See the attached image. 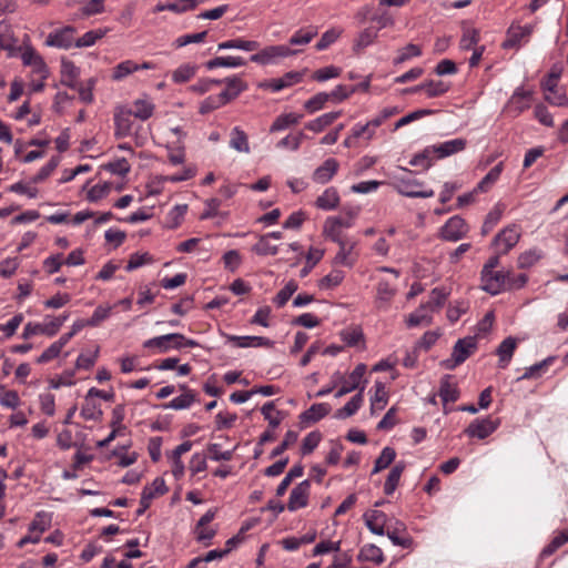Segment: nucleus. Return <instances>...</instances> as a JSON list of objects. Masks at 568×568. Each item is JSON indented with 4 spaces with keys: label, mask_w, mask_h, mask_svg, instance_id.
Masks as SVG:
<instances>
[{
    "label": "nucleus",
    "mask_w": 568,
    "mask_h": 568,
    "mask_svg": "<svg viewBox=\"0 0 568 568\" xmlns=\"http://www.w3.org/2000/svg\"><path fill=\"white\" fill-rule=\"evenodd\" d=\"M477 348V341L474 336H467L458 339L452 352V357L443 361L440 364L446 369H454L463 364Z\"/></svg>",
    "instance_id": "f257e3e1"
},
{
    "label": "nucleus",
    "mask_w": 568,
    "mask_h": 568,
    "mask_svg": "<svg viewBox=\"0 0 568 568\" xmlns=\"http://www.w3.org/2000/svg\"><path fill=\"white\" fill-rule=\"evenodd\" d=\"M297 53L298 50L290 49L288 47L283 44L268 45L258 51L257 53L252 54L250 57V60L261 65H267L276 63L280 59L295 55Z\"/></svg>",
    "instance_id": "f03ea898"
},
{
    "label": "nucleus",
    "mask_w": 568,
    "mask_h": 568,
    "mask_svg": "<svg viewBox=\"0 0 568 568\" xmlns=\"http://www.w3.org/2000/svg\"><path fill=\"white\" fill-rule=\"evenodd\" d=\"M68 315H61L52 318L50 322L45 323H32L29 322L23 328V338H29L33 335L43 334L47 336H54L67 321Z\"/></svg>",
    "instance_id": "7ed1b4c3"
},
{
    "label": "nucleus",
    "mask_w": 568,
    "mask_h": 568,
    "mask_svg": "<svg viewBox=\"0 0 568 568\" xmlns=\"http://www.w3.org/2000/svg\"><path fill=\"white\" fill-rule=\"evenodd\" d=\"M520 231L518 225L511 224L503 229L494 239L493 245L498 254H507L519 241Z\"/></svg>",
    "instance_id": "20e7f679"
},
{
    "label": "nucleus",
    "mask_w": 568,
    "mask_h": 568,
    "mask_svg": "<svg viewBox=\"0 0 568 568\" xmlns=\"http://www.w3.org/2000/svg\"><path fill=\"white\" fill-rule=\"evenodd\" d=\"M77 32V29L72 26H65L61 29H57L52 32H50L45 39V45L48 47H54L59 49H70L72 45H74V34Z\"/></svg>",
    "instance_id": "39448f33"
},
{
    "label": "nucleus",
    "mask_w": 568,
    "mask_h": 568,
    "mask_svg": "<svg viewBox=\"0 0 568 568\" xmlns=\"http://www.w3.org/2000/svg\"><path fill=\"white\" fill-rule=\"evenodd\" d=\"M184 339V335L180 333H171L162 336L150 338L143 343L144 348H158L160 354L170 349H180V342Z\"/></svg>",
    "instance_id": "423d86ee"
},
{
    "label": "nucleus",
    "mask_w": 568,
    "mask_h": 568,
    "mask_svg": "<svg viewBox=\"0 0 568 568\" xmlns=\"http://www.w3.org/2000/svg\"><path fill=\"white\" fill-rule=\"evenodd\" d=\"M114 135L118 139L129 136L134 130L136 131L138 129L135 128L132 110L123 108L118 109L114 113Z\"/></svg>",
    "instance_id": "0eeeda50"
},
{
    "label": "nucleus",
    "mask_w": 568,
    "mask_h": 568,
    "mask_svg": "<svg viewBox=\"0 0 568 568\" xmlns=\"http://www.w3.org/2000/svg\"><path fill=\"white\" fill-rule=\"evenodd\" d=\"M168 491L165 481L156 477L150 486H145L141 494L140 508L138 509V516H141L151 505V501L156 496H162Z\"/></svg>",
    "instance_id": "6e6552de"
},
{
    "label": "nucleus",
    "mask_w": 568,
    "mask_h": 568,
    "mask_svg": "<svg viewBox=\"0 0 568 568\" xmlns=\"http://www.w3.org/2000/svg\"><path fill=\"white\" fill-rule=\"evenodd\" d=\"M481 288L491 295L507 291V272L493 271L489 274H481Z\"/></svg>",
    "instance_id": "1a4fd4ad"
},
{
    "label": "nucleus",
    "mask_w": 568,
    "mask_h": 568,
    "mask_svg": "<svg viewBox=\"0 0 568 568\" xmlns=\"http://www.w3.org/2000/svg\"><path fill=\"white\" fill-rule=\"evenodd\" d=\"M395 186L397 191L408 197H432L434 195L433 190H420L422 183L415 179L396 178Z\"/></svg>",
    "instance_id": "9d476101"
},
{
    "label": "nucleus",
    "mask_w": 568,
    "mask_h": 568,
    "mask_svg": "<svg viewBox=\"0 0 568 568\" xmlns=\"http://www.w3.org/2000/svg\"><path fill=\"white\" fill-rule=\"evenodd\" d=\"M498 425V419H491L489 417L484 419H475L465 429V434H467L469 437L485 439L497 429Z\"/></svg>",
    "instance_id": "9b49d317"
},
{
    "label": "nucleus",
    "mask_w": 568,
    "mask_h": 568,
    "mask_svg": "<svg viewBox=\"0 0 568 568\" xmlns=\"http://www.w3.org/2000/svg\"><path fill=\"white\" fill-rule=\"evenodd\" d=\"M468 229L460 216L450 217L440 229V236L446 241L456 242L466 235Z\"/></svg>",
    "instance_id": "f8f14e48"
},
{
    "label": "nucleus",
    "mask_w": 568,
    "mask_h": 568,
    "mask_svg": "<svg viewBox=\"0 0 568 568\" xmlns=\"http://www.w3.org/2000/svg\"><path fill=\"white\" fill-rule=\"evenodd\" d=\"M310 496V480H303L298 485H296L288 498L287 509L290 511H295L300 508H304L307 506Z\"/></svg>",
    "instance_id": "ddd939ff"
},
{
    "label": "nucleus",
    "mask_w": 568,
    "mask_h": 568,
    "mask_svg": "<svg viewBox=\"0 0 568 568\" xmlns=\"http://www.w3.org/2000/svg\"><path fill=\"white\" fill-rule=\"evenodd\" d=\"M336 244H338L339 250L333 260V264L352 267L356 262V255L353 253V251L357 242L349 241L344 237L339 240V242H336Z\"/></svg>",
    "instance_id": "4468645a"
},
{
    "label": "nucleus",
    "mask_w": 568,
    "mask_h": 568,
    "mask_svg": "<svg viewBox=\"0 0 568 568\" xmlns=\"http://www.w3.org/2000/svg\"><path fill=\"white\" fill-rule=\"evenodd\" d=\"M534 30L532 24L519 26L513 23L506 34V40L503 43L504 49L518 48L523 39L528 38Z\"/></svg>",
    "instance_id": "2eb2a0df"
},
{
    "label": "nucleus",
    "mask_w": 568,
    "mask_h": 568,
    "mask_svg": "<svg viewBox=\"0 0 568 568\" xmlns=\"http://www.w3.org/2000/svg\"><path fill=\"white\" fill-rule=\"evenodd\" d=\"M21 59H22L23 64L31 67L32 71L36 74H38L40 77V79L44 80L48 77L49 71H48L47 64L44 63L41 55H39L33 48H31V47L27 48L22 52Z\"/></svg>",
    "instance_id": "dca6fc26"
},
{
    "label": "nucleus",
    "mask_w": 568,
    "mask_h": 568,
    "mask_svg": "<svg viewBox=\"0 0 568 568\" xmlns=\"http://www.w3.org/2000/svg\"><path fill=\"white\" fill-rule=\"evenodd\" d=\"M222 83H225L226 88L219 95L225 104L236 99L247 89V84L239 77L225 78L222 80Z\"/></svg>",
    "instance_id": "f3484780"
},
{
    "label": "nucleus",
    "mask_w": 568,
    "mask_h": 568,
    "mask_svg": "<svg viewBox=\"0 0 568 568\" xmlns=\"http://www.w3.org/2000/svg\"><path fill=\"white\" fill-rule=\"evenodd\" d=\"M224 337L229 343L234 344L237 347H271L273 342L262 336H236L224 334Z\"/></svg>",
    "instance_id": "a211bd4d"
},
{
    "label": "nucleus",
    "mask_w": 568,
    "mask_h": 568,
    "mask_svg": "<svg viewBox=\"0 0 568 568\" xmlns=\"http://www.w3.org/2000/svg\"><path fill=\"white\" fill-rule=\"evenodd\" d=\"M364 520L367 528L375 535H385V527H387V516L381 510H369L364 514Z\"/></svg>",
    "instance_id": "6ab92c4d"
},
{
    "label": "nucleus",
    "mask_w": 568,
    "mask_h": 568,
    "mask_svg": "<svg viewBox=\"0 0 568 568\" xmlns=\"http://www.w3.org/2000/svg\"><path fill=\"white\" fill-rule=\"evenodd\" d=\"M366 372L365 364H358L349 374L348 378L344 381L342 387L335 393V397L339 398L354 389L359 387L363 376Z\"/></svg>",
    "instance_id": "aec40b11"
},
{
    "label": "nucleus",
    "mask_w": 568,
    "mask_h": 568,
    "mask_svg": "<svg viewBox=\"0 0 568 568\" xmlns=\"http://www.w3.org/2000/svg\"><path fill=\"white\" fill-rule=\"evenodd\" d=\"M337 170V160L329 158L325 160L324 163L314 171L313 180L316 183L325 184L332 180V178L336 174Z\"/></svg>",
    "instance_id": "412c9836"
},
{
    "label": "nucleus",
    "mask_w": 568,
    "mask_h": 568,
    "mask_svg": "<svg viewBox=\"0 0 568 568\" xmlns=\"http://www.w3.org/2000/svg\"><path fill=\"white\" fill-rule=\"evenodd\" d=\"M466 144L465 139H454L439 145H432V149L434 150V156L436 155L438 159H443L463 151Z\"/></svg>",
    "instance_id": "4be33fe9"
},
{
    "label": "nucleus",
    "mask_w": 568,
    "mask_h": 568,
    "mask_svg": "<svg viewBox=\"0 0 568 568\" xmlns=\"http://www.w3.org/2000/svg\"><path fill=\"white\" fill-rule=\"evenodd\" d=\"M430 304H422L415 312L408 315L406 324L408 327L430 325L433 322Z\"/></svg>",
    "instance_id": "5701e85b"
},
{
    "label": "nucleus",
    "mask_w": 568,
    "mask_h": 568,
    "mask_svg": "<svg viewBox=\"0 0 568 568\" xmlns=\"http://www.w3.org/2000/svg\"><path fill=\"white\" fill-rule=\"evenodd\" d=\"M453 376L445 375L440 381L438 395L440 396L444 406L447 403H454L459 397V392L455 383L452 382Z\"/></svg>",
    "instance_id": "b1692460"
},
{
    "label": "nucleus",
    "mask_w": 568,
    "mask_h": 568,
    "mask_svg": "<svg viewBox=\"0 0 568 568\" xmlns=\"http://www.w3.org/2000/svg\"><path fill=\"white\" fill-rule=\"evenodd\" d=\"M302 73L300 72H287L280 79H272L268 82L262 84V87L271 89L274 92L281 91L284 88L291 87L298 83L302 80Z\"/></svg>",
    "instance_id": "393cba45"
},
{
    "label": "nucleus",
    "mask_w": 568,
    "mask_h": 568,
    "mask_svg": "<svg viewBox=\"0 0 568 568\" xmlns=\"http://www.w3.org/2000/svg\"><path fill=\"white\" fill-rule=\"evenodd\" d=\"M396 290L386 281H381L376 288V306L379 310H386L389 302L395 296Z\"/></svg>",
    "instance_id": "a878e982"
},
{
    "label": "nucleus",
    "mask_w": 568,
    "mask_h": 568,
    "mask_svg": "<svg viewBox=\"0 0 568 568\" xmlns=\"http://www.w3.org/2000/svg\"><path fill=\"white\" fill-rule=\"evenodd\" d=\"M180 388L184 390V393L173 398L171 402L164 404L163 407L165 409H186L195 402V394L193 390L189 389L185 385H182Z\"/></svg>",
    "instance_id": "bb28decb"
},
{
    "label": "nucleus",
    "mask_w": 568,
    "mask_h": 568,
    "mask_svg": "<svg viewBox=\"0 0 568 568\" xmlns=\"http://www.w3.org/2000/svg\"><path fill=\"white\" fill-rule=\"evenodd\" d=\"M364 387L359 388V392L354 395L344 407L337 409L335 412V418L344 419L353 416L362 406L364 396H363Z\"/></svg>",
    "instance_id": "cd10ccee"
},
{
    "label": "nucleus",
    "mask_w": 568,
    "mask_h": 568,
    "mask_svg": "<svg viewBox=\"0 0 568 568\" xmlns=\"http://www.w3.org/2000/svg\"><path fill=\"white\" fill-rule=\"evenodd\" d=\"M331 412V407L327 404L320 403L313 404L307 410L300 415L302 423H316Z\"/></svg>",
    "instance_id": "c85d7f7f"
},
{
    "label": "nucleus",
    "mask_w": 568,
    "mask_h": 568,
    "mask_svg": "<svg viewBox=\"0 0 568 568\" xmlns=\"http://www.w3.org/2000/svg\"><path fill=\"white\" fill-rule=\"evenodd\" d=\"M246 64V61L242 57H216L204 63L207 70L216 68H239Z\"/></svg>",
    "instance_id": "c756f323"
},
{
    "label": "nucleus",
    "mask_w": 568,
    "mask_h": 568,
    "mask_svg": "<svg viewBox=\"0 0 568 568\" xmlns=\"http://www.w3.org/2000/svg\"><path fill=\"white\" fill-rule=\"evenodd\" d=\"M517 341L514 337L505 338L497 348V355L499 356L498 366L505 368L510 362L513 354L516 349Z\"/></svg>",
    "instance_id": "7c9ffc66"
},
{
    "label": "nucleus",
    "mask_w": 568,
    "mask_h": 568,
    "mask_svg": "<svg viewBox=\"0 0 568 568\" xmlns=\"http://www.w3.org/2000/svg\"><path fill=\"white\" fill-rule=\"evenodd\" d=\"M448 87L443 81H428L409 89V92L416 93L424 91L428 98H435L444 94Z\"/></svg>",
    "instance_id": "2f4dec72"
},
{
    "label": "nucleus",
    "mask_w": 568,
    "mask_h": 568,
    "mask_svg": "<svg viewBox=\"0 0 568 568\" xmlns=\"http://www.w3.org/2000/svg\"><path fill=\"white\" fill-rule=\"evenodd\" d=\"M339 204V195L336 189L328 187L326 189L323 194H321L315 202V205L325 211L334 210Z\"/></svg>",
    "instance_id": "473e14b6"
},
{
    "label": "nucleus",
    "mask_w": 568,
    "mask_h": 568,
    "mask_svg": "<svg viewBox=\"0 0 568 568\" xmlns=\"http://www.w3.org/2000/svg\"><path fill=\"white\" fill-rule=\"evenodd\" d=\"M260 48V43L253 40H245L242 38L227 40L224 42H220L217 44V50H230V49H239L243 51H255Z\"/></svg>",
    "instance_id": "72a5a7b5"
},
{
    "label": "nucleus",
    "mask_w": 568,
    "mask_h": 568,
    "mask_svg": "<svg viewBox=\"0 0 568 568\" xmlns=\"http://www.w3.org/2000/svg\"><path fill=\"white\" fill-rule=\"evenodd\" d=\"M341 115H342L341 111L325 113V114L316 118L315 120H312L308 123H306L305 128L315 133L322 132L325 128L331 125Z\"/></svg>",
    "instance_id": "f704fd0d"
},
{
    "label": "nucleus",
    "mask_w": 568,
    "mask_h": 568,
    "mask_svg": "<svg viewBox=\"0 0 568 568\" xmlns=\"http://www.w3.org/2000/svg\"><path fill=\"white\" fill-rule=\"evenodd\" d=\"M406 465L404 462H398L389 471L386 481L384 484V493L386 495H392L398 486L399 479L402 477L403 471L405 470Z\"/></svg>",
    "instance_id": "c9c22d12"
},
{
    "label": "nucleus",
    "mask_w": 568,
    "mask_h": 568,
    "mask_svg": "<svg viewBox=\"0 0 568 568\" xmlns=\"http://www.w3.org/2000/svg\"><path fill=\"white\" fill-rule=\"evenodd\" d=\"M230 146L237 152H250L247 134L239 126L233 128L231 131Z\"/></svg>",
    "instance_id": "e433bc0d"
},
{
    "label": "nucleus",
    "mask_w": 568,
    "mask_h": 568,
    "mask_svg": "<svg viewBox=\"0 0 568 568\" xmlns=\"http://www.w3.org/2000/svg\"><path fill=\"white\" fill-rule=\"evenodd\" d=\"M302 119L301 114L296 113H286L278 115L270 128V132H278L283 131L291 125L297 124Z\"/></svg>",
    "instance_id": "4c0bfd02"
},
{
    "label": "nucleus",
    "mask_w": 568,
    "mask_h": 568,
    "mask_svg": "<svg viewBox=\"0 0 568 568\" xmlns=\"http://www.w3.org/2000/svg\"><path fill=\"white\" fill-rule=\"evenodd\" d=\"M154 104L150 100L139 99L133 103L132 115L141 121H145L153 115Z\"/></svg>",
    "instance_id": "58836bf2"
},
{
    "label": "nucleus",
    "mask_w": 568,
    "mask_h": 568,
    "mask_svg": "<svg viewBox=\"0 0 568 568\" xmlns=\"http://www.w3.org/2000/svg\"><path fill=\"white\" fill-rule=\"evenodd\" d=\"M378 36V31L373 28L364 29L354 41L353 50L355 53H359L363 49L372 44Z\"/></svg>",
    "instance_id": "ea45409f"
},
{
    "label": "nucleus",
    "mask_w": 568,
    "mask_h": 568,
    "mask_svg": "<svg viewBox=\"0 0 568 568\" xmlns=\"http://www.w3.org/2000/svg\"><path fill=\"white\" fill-rule=\"evenodd\" d=\"M403 530H405L404 525L399 521H396L395 527L392 528L390 526H387V530H385V534L394 545L407 548L410 546L412 539L409 537L399 535V531Z\"/></svg>",
    "instance_id": "a19ab883"
},
{
    "label": "nucleus",
    "mask_w": 568,
    "mask_h": 568,
    "mask_svg": "<svg viewBox=\"0 0 568 568\" xmlns=\"http://www.w3.org/2000/svg\"><path fill=\"white\" fill-rule=\"evenodd\" d=\"M529 92L518 90L511 95L508 102V109L514 110L516 114H519L520 112L529 108Z\"/></svg>",
    "instance_id": "79ce46f5"
},
{
    "label": "nucleus",
    "mask_w": 568,
    "mask_h": 568,
    "mask_svg": "<svg viewBox=\"0 0 568 568\" xmlns=\"http://www.w3.org/2000/svg\"><path fill=\"white\" fill-rule=\"evenodd\" d=\"M357 558L361 561H372L377 565H379L384 561V555H383L382 549L375 545L364 546L361 549Z\"/></svg>",
    "instance_id": "37998d69"
},
{
    "label": "nucleus",
    "mask_w": 568,
    "mask_h": 568,
    "mask_svg": "<svg viewBox=\"0 0 568 568\" xmlns=\"http://www.w3.org/2000/svg\"><path fill=\"white\" fill-rule=\"evenodd\" d=\"M556 359L555 356H549L544 361L531 365L530 367L525 369V373L517 378V381L538 378L541 376L544 371Z\"/></svg>",
    "instance_id": "c03bdc74"
},
{
    "label": "nucleus",
    "mask_w": 568,
    "mask_h": 568,
    "mask_svg": "<svg viewBox=\"0 0 568 568\" xmlns=\"http://www.w3.org/2000/svg\"><path fill=\"white\" fill-rule=\"evenodd\" d=\"M396 452L392 447H384L381 455L375 460V465L373 468V474H377L383 469L387 468L395 459Z\"/></svg>",
    "instance_id": "a18cd8bd"
},
{
    "label": "nucleus",
    "mask_w": 568,
    "mask_h": 568,
    "mask_svg": "<svg viewBox=\"0 0 568 568\" xmlns=\"http://www.w3.org/2000/svg\"><path fill=\"white\" fill-rule=\"evenodd\" d=\"M108 32V29H97L85 32L81 38L75 40L74 47L85 48L93 45L98 40L102 39Z\"/></svg>",
    "instance_id": "49530a36"
},
{
    "label": "nucleus",
    "mask_w": 568,
    "mask_h": 568,
    "mask_svg": "<svg viewBox=\"0 0 568 568\" xmlns=\"http://www.w3.org/2000/svg\"><path fill=\"white\" fill-rule=\"evenodd\" d=\"M304 468L301 464L293 466L276 488V496H283L294 478L303 475Z\"/></svg>",
    "instance_id": "de8ad7c7"
},
{
    "label": "nucleus",
    "mask_w": 568,
    "mask_h": 568,
    "mask_svg": "<svg viewBox=\"0 0 568 568\" xmlns=\"http://www.w3.org/2000/svg\"><path fill=\"white\" fill-rule=\"evenodd\" d=\"M336 222V217L329 216L325 220L323 226V234L333 242H339V240L344 239L342 235V227L334 223Z\"/></svg>",
    "instance_id": "09e8293b"
},
{
    "label": "nucleus",
    "mask_w": 568,
    "mask_h": 568,
    "mask_svg": "<svg viewBox=\"0 0 568 568\" xmlns=\"http://www.w3.org/2000/svg\"><path fill=\"white\" fill-rule=\"evenodd\" d=\"M345 277L341 270H333L331 273L322 277L318 282V287L322 290H331L338 286Z\"/></svg>",
    "instance_id": "8fccbe9b"
},
{
    "label": "nucleus",
    "mask_w": 568,
    "mask_h": 568,
    "mask_svg": "<svg viewBox=\"0 0 568 568\" xmlns=\"http://www.w3.org/2000/svg\"><path fill=\"white\" fill-rule=\"evenodd\" d=\"M252 251L257 255H275L278 251L276 245L271 243V240L266 235H261L258 241L252 246Z\"/></svg>",
    "instance_id": "3c124183"
},
{
    "label": "nucleus",
    "mask_w": 568,
    "mask_h": 568,
    "mask_svg": "<svg viewBox=\"0 0 568 568\" xmlns=\"http://www.w3.org/2000/svg\"><path fill=\"white\" fill-rule=\"evenodd\" d=\"M317 34L315 28L300 29L291 38L290 44L292 45H304L310 43L313 38Z\"/></svg>",
    "instance_id": "603ef678"
},
{
    "label": "nucleus",
    "mask_w": 568,
    "mask_h": 568,
    "mask_svg": "<svg viewBox=\"0 0 568 568\" xmlns=\"http://www.w3.org/2000/svg\"><path fill=\"white\" fill-rule=\"evenodd\" d=\"M449 293L446 292L444 288L435 287L430 292L429 301L426 304H430V311L436 312L439 311L443 305L445 304Z\"/></svg>",
    "instance_id": "864d4df0"
},
{
    "label": "nucleus",
    "mask_w": 568,
    "mask_h": 568,
    "mask_svg": "<svg viewBox=\"0 0 568 568\" xmlns=\"http://www.w3.org/2000/svg\"><path fill=\"white\" fill-rule=\"evenodd\" d=\"M501 163L494 166L477 184L476 189L479 192H486L500 176Z\"/></svg>",
    "instance_id": "5fc2aeb1"
},
{
    "label": "nucleus",
    "mask_w": 568,
    "mask_h": 568,
    "mask_svg": "<svg viewBox=\"0 0 568 568\" xmlns=\"http://www.w3.org/2000/svg\"><path fill=\"white\" fill-rule=\"evenodd\" d=\"M397 57L394 59L393 63L398 65L413 57H419L422 54V50L418 45L409 43L406 47L399 49Z\"/></svg>",
    "instance_id": "6e6d98bb"
},
{
    "label": "nucleus",
    "mask_w": 568,
    "mask_h": 568,
    "mask_svg": "<svg viewBox=\"0 0 568 568\" xmlns=\"http://www.w3.org/2000/svg\"><path fill=\"white\" fill-rule=\"evenodd\" d=\"M297 283L290 281L274 297V303L277 307H283L291 296L297 291Z\"/></svg>",
    "instance_id": "4d7b16f0"
},
{
    "label": "nucleus",
    "mask_w": 568,
    "mask_h": 568,
    "mask_svg": "<svg viewBox=\"0 0 568 568\" xmlns=\"http://www.w3.org/2000/svg\"><path fill=\"white\" fill-rule=\"evenodd\" d=\"M136 71V62L132 60H125L121 63H119L114 69L112 73V79L114 81H120L126 75L133 73Z\"/></svg>",
    "instance_id": "13d9d810"
},
{
    "label": "nucleus",
    "mask_w": 568,
    "mask_h": 568,
    "mask_svg": "<svg viewBox=\"0 0 568 568\" xmlns=\"http://www.w3.org/2000/svg\"><path fill=\"white\" fill-rule=\"evenodd\" d=\"M479 41V32L474 28H468L464 30L463 37L460 39V49L463 50H471L477 48V43Z\"/></svg>",
    "instance_id": "bf43d9fd"
},
{
    "label": "nucleus",
    "mask_w": 568,
    "mask_h": 568,
    "mask_svg": "<svg viewBox=\"0 0 568 568\" xmlns=\"http://www.w3.org/2000/svg\"><path fill=\"white\" fill-rule=\"evenodd\" d=\"M433 158H434V150L432 149V146H427L420 153L416 154L409 161V164L413 166H423L425 170H427L432 165Z\"/></svg>",
    "instance_id": "052dcab7"
},
{
    "label": "nucleus",
    "mask_w": 568,
    "mask_h": 568,
    "mask_svg": "<svg viewBox=\"0 0 568 568\" xmlns=\"http://www.w3.org/2000/svg\"><path fill=\"white\" fill-rule=\"evenodd\" d=\"M261 410L264 418L268 422L271 428L274 429L281 424V412H275V406L273 402H267L266 404H264Z\"/></svg>",
    "instance_id": "680f3d73"
},
{
    "label": "nucleus",
    "mask_w": 568,
    "mask_h": 568,
    "mask_svg": "<svg viewBox=\"0 0 568 568\" xmlns=\"http://www.w3.org/2000/svg\"><path fill=\"white\" fill-rule=\"evenodd\" d=\"M342 34V30L337 28H332L324 32L320 39V41L316 43L315 48L318 51L325 50L328 48L332 43H334Z\"/></svg>",
    "instance_id": "e2e57ef3"
},
{
    "label": "nucleus",
    "mask_w": 568,
    "mask_h": 568,
    "mask_svg": "<svg viewBox=\"0 0 568 568\" xmlns=\"http://www.w3.org/2000/svg\"><path fill=\"white\" fill-rule=\"evenodd\" d=\"M562 67L560 64H554L548 73L547 79L542 82L544 90L554 92L557 88V81L561 77Z\"/></svg>",
    "instance_id": "0e129e2a"
},
{
    "label": "nucleus",
    "mask_w": 568,
    "mask_h": 568,
    "mask_svg": "<svg viewBox=\"0 0 568 568\" xmlns=\"http://www.w3.org/2000/svg\"><path fill=\"white\" fill-rule=\"evenodd\" d=\"M62 74L68 80H64L63 83L70 88H75V79L79 77L80 71L71 61H62Z\"/></svg>",
    "instance_id": "69168bd1"
},
{
    "label": "nucleus",
    "mask_w": 568,
    "mask_h": 568,
    "mask_svg": "<svg viewBox=\"0 0 568 568\" xmlns=\"http://www.w3.org/2000/svg\"><path fill=\"white\" fill-rule=\"evenodd\" d=\"M322 440V434L317 430L311 432L306 435V437L303 439L301 452L303 455L311 454L320 444Z\"/></svg>",
    "instance_id": "338daca9"
},
{
    "label": "nucleus",
    "mask_w": 568,
    "mask_h": 568,
    "mask_svg": "<svg viewBox=\"0 0 568 568\" xmlns=\"http://www.w3.org/2000/svg\"><path fill=\"white\" fill-rule=\"evenodd\" d=\"M186 210H187V205L186 204H179V205H175L169 213H168V223H169V227L171 229H175L178 227L185 213H186Z\"/></svg>",
    "instance_id": "774afa93"
}]
</instances>
